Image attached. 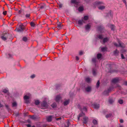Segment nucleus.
Wrapping results in <instances>:
<instances>
[{
	"mask_svg": "<svg viewBox=\"0 0 127 127\" xmlns=\"http://www.w3.org/2000/svg\"><path fill=\"white\" fill-rule=\"evenodd\" d=\"M71 1V3H72L77 4V2L76 0H72Z\"/></svg>",
	"mask_w": 127,
	"mask_h": 127,
	"instance_id": "e433bc0d",
	"label": "nucleus"
},
{
	"mask_svg": "<svg viewBox=\"0 0 127 127\" xmlns=\"http://www.w3.org/2000/svg\"><path fill=\"white\" fill-rule=\"evenodd\" d=\"M6 55L7 58H9L11 57V55L9 54H6Z\"/></svg>",
	"mask_w": 127,
	"mask_h": 127,
	"instance_id": "58836bf2",
	"label": "nucleus"
},
{
	"mask_svg": "<svg viewBox=\"0 0 127 127\" xmlns=\"http://www.w3.org/2000/svg\"><path fill=\"white\" fill-rule=\"evenodd\" d=\"M61 24L60 23L59 24H58L57 28L58 29H60L61 28Z\"/></svg>",
	"mask_w": 127,
	"mask_h": 127,
	"instance_id": "c85d7f7f",
	"label": "nucleus"
},
{
	"mask_svg": "<svg viewBox=\"0 0 127 127\" xmlns=\"http://www.w3.org/2000/svg\"><path fill=\"white\" fill-rule=\"evenodd\" d=\"M26 14H25L26 17L27 18H29L30 15V14L29 13H28L26 12Z\"/></svg>",
	"mask_w": 127,
	"mask_h": 127,
	"instance_id": "a878e982",
	"label": "nucleus"
},
{
	"mask_svg": "<svg viewBox=\"0 0 127 127\" xmlns=\"http://www.w3.org/2000/svg\"><path fill=\"white\" fill-rule=\"evenodd\" d=\"M2 92H3L5 93H6L8 92V90L6 89H4L3 90Z\"/></svg>",
	"mask_w": 127,
	"mask_h": 127,
	"instance_id": "a19ab883",
	"label": "nucleus"
},
{
	"mask_svg": "<svg viewBox=\"0 0 127 127\" xmlns=\"http://www.w3.org/2000/svg\"><path fill=\"white\" fill-rule=\"evenodd\" d=\"M67 126H68V127L69 126V125L70 124V123L69 122H67Z\"/></svg>",
	"mask_w": 127,
	"mask_h": 127,
	"instance_id": "4d7b16f0",
	"label": "nucleus"
},
{
	"mask_svg": "<svg viewBox=\"0 0 127 127\" xmlns=\"http://www.w3.org/2000/svg\"><path fill=\"white\" fill-rule=\"evenodd\" d=\"M93 74L94 75H95L96 73H95V71H94V70H93Z\"/></svg>",
	"mask_w": 127,
	"mask_h": 127,
	"instance_id": "3c124183",
	"label": "nucleus"
},
{
	"mask_svg": "<svg viewBox=\"0 0 127 127\" xmlns=\"http://www.w3.org/2000/svg\"><path fill=\"white\" fill-rule=\"evenodd\" d=\"M110 91L109 89L104 91L103 93V95L105 96L108 95H109V92Z\"/></svg>",
	"mask_w": 127,
	"mask_h": 127,
	"instance_id": "1a4fd4ad",
	"label": "nucleus"
},
{
	"mask_svg": "<svg viewBox=\"0 0 127 127\" xmlns=\"http://www.w3.org/2000/svg\"><path fill=\"white\" fill-rule=\"evenodd\" d=\"M46 125H43V127H46Z\"/></svg>",
	"mask_w": 127,
	"mask_h": 127,
	"instance_id": "338daca9",
	"label": "nucleus"
},
{
	"mask_svg": "<svg viewBox=\"0 0 127 127\" xmlns=\"http://www.w3.org/2000/svg\"><path fill=\"white\" fill-rule=\"evenodd\" d=\"M6 13H7V11H4L3 12V14H4V15H5L6 14Z\"/></svg>",
	"mask_w": 127,
	"mask_h": 127,
	"instance_id": "864d4df0",
	"label": "nucleus"
},
{
	"mask_svg": "<svg viewBox=\"0 0 127 127\" xmlns=\"http://www.w3.org/2000/svg\"><path fill=\"white\" fill-rule=\"evenodd\" d=\"M61 117H59V118H56V120L58 121V120H61Z\"/></svg>",
	"mask_w": 127,
	"mask_h": 127,
	"instance_id": "6e6d98bb",
	"label": "nucleus"
},
{
	"mask_svg": "<svg viewBox=\"0 0 127 127\" xmlns=\"http://www.w3.org/2000/svg\"><path fill=\"white\" fill-rule=\"evenodd\" d=\"M85 21L84 20L83 18L81 20H79L78 22V24L80 25H82L83 23H85Z\"/></svg>",
	"mask_w": 127,
	"mask_h": 127,
	"instance_id": "6e6552de",
	"label": "nucleus"
},
{
	"mask_svg": "<svg viewBox=\"0 0 127 127\" xmlns=\"http://www.w3.org/2000/svg\"><path fill=\"white\" fill-rule=\"evenodd\" d=\"M99 84H100L99 81V80H98L97 81V82L96 83V86H97V87H98L99 86Z\"/></svg>",
	"mask_w": 127,
	"mask_h": 127,
	"instance_id": "49530a36",
	"label": "nucleus"
},
{
	"mask_svg": "<svg viewBox=\"0 0 127 127\" xmlns=\"http://www.w3.org/2000/svg\"><path fill=\"white\" fill-rule=\"evenodd\" d=\"M42 108H46L48 106L47 103L45 101H43L41 104Z\"/></svg>",
	"mask_w": 127,
	"mask_h": 127,
	"instance_id": "39448f33",
	"label": "nucleus"
},
{
	"mask_svg": "<svg viewBox=\"0 0 127 127\" xmlns=\"http://www.w3.org/2000/svg\"><path fill=\"white\" fill-rule=\"evenodd\" d=\"M85 81L88 82H90L91 81V79L89 77H87L86 78Z\"/></svg>",
	"mask_w": 127,
	"mask_h": 127,
	"instance_id": "b1692460",
	"label": "nucleus"
},
{
	"mask_svg": "<svg viewBox=\"0 0 127 127\" xmlns=\"http://www.w3.org/2000/svg\"><path fill=\"white\" fill-rule=\"evenodd\" d=\"M119 45H118L116 43H114V44L116 47H120L123 48H124L125 47V45L123 43L119 42Z\"/></svg>",
	"mask_w": 127,
	"mask_h": 127,
	"instance_id": "423d86ee",
	"label": "nucleus"
},
{
	"mask_svg": "<svg viewBox=\"0 0 127 127\" xmlns=\"http://www.w3.org/2000/svg\"><path fill=\"white\" fill-rule=\"evenodd\" d=\"M114 101V100L112 98H110L109 99V102L110 104H112Z\"/></svg>",
	"mask_w": 127,
	"mask_h": 127,
	"instance_id": "5701e85b",
	"label": "nucleus"
},
{
	"mask_svg": "<svg viewBox=\"0 0 127 127\" xmlns=\"http://www.w3.org/2000/svg\"><path fill=\"white\" fill-rule=\"evenodd\" d=\"M5 107H6V108H8H8L9 106H8V105H5Z\"/></svg>",
	"mask_w": 127,
	"mask_h": 127,
	"instance_id": "680f3d73",
	"label": "nucleus"
},
{
	"mask_svg": "<svg viewBox=\"0 0 127 127\" xmlns=\"http://www.w3.org/2000/svg\"><path fill=\"white\" fill-rule=\"evenodd\" d=\"M10 35L8 33H5L3 34L1 36V39L4 41H5L8 38Z\"/></svg>",
	"mask_w": 127,
	"mask_h": 127,
	"instance_id": "f257e3e1",
	"label": "nucleus"
},
{
	"mask_svg": "<svg viewBox=\"0 0 127 127\" xmlns=\"http://www.w3.org/2000/svg\"><path fill=\"white\" fill-rule=\"evenodd\" d=\"M91 27V25L90 24H87L85 26V29L87 31Z\"/></svg>",
	"mask_w": 127,
	"mask_h": 127,
	"instance_id": "9b49d317",
	"label": "nucleus"
},
{
	"mask_svg": "<svg viewBox=\"0 0 127 127\" xmlns=\"http://www.w3.org/2000/svg\"><path fill=\"white\" fill-rule=\"evenodd\" d=\"M123 2L125 3L126 6H127V4L126 1L125 0H123Z\"/></svg>",
	"mask_w": 127,
	"mask_h": 127,
	"instance_id": "09e8293b",
	"label": "nucleus"
},
{
	"mask_svg": "<svg viewBox=\"0 0 127 127\" xmlns=\"http://www.w3.org/2000/svg\"><path fill=\"white\" fill-rule=\"evenodd\" d=\"M107 50V48L106 47H102L101 48V50L102 51H104Z\"/></svg>",
	"mask_w": 127,
	"mask_h": 127,
	"instance_id": "7c9ffc66",
	"label": "nucleus"
},
{
	"mask_svg": "<svg viewBox=\"0 0 127 127\" xmlns=\"http://www.w3.org/2000/svg\"><path fill=\"white\" fill-rule=\"evenodd\" d=\"M83 110L84 111H86L87 109L86 107H84L83 108Z\"/></svg>",
	"mask_w": 127,
	"mask_h": 127,
	"instance_id": "5fc2aeb1",
	"label": "nucleus"
},
{
	"mask_svg": "<svg viewBox=\"0 0 127 127\" xmlns=\"http://www.w3.org/2000/svg\"><path fill=\"white\" fill-rule=\"evenodd\" d=\"M119 53V51L117 49L114 51V54L116 56H117L118 55Z\"/></svg>",
	"mask_w": 127,
	"mask_h": 127,
	"instance_id": "a211bd4d",
	"label": "nucleus"
},
{
	"mask_svg": "<svg viewBox=\"0 0 127 127\" xmlns=\"http://www.w3.org/2000/svg\"><path fill=\"white\" fill-rule=\"evenodd\" d=\"M75 58H76V60L78 61L79 60V57L78 56H76L75 57Z\"/></svg>",
	"mask_w": 127,
	"mask_h": 127,
	"instance_id": "8fccbe9b",
	"label": "nucleus"
},
{
	"mask_svg": "<svg viewBox=\"0 0 127 127\" xmlns=\"http://www.w3.org/2000/svg\"><path fill=\"white\" fill-rule=\"evenodd\" d=\"M85 115V114L83 112H82L80 114L78 117V120H79L80 118L81 117L84 116Z\"/></svg>",
	"mask_w": 127,
	"mask_h": 127,
	"instance_id": "ddd939ff",
	"label": "nucleus"
},
{
	"mask_svg": "<svg viewBox=\"0 0 127 127\" xmlns=\"http://www.w3.org/2000/svg\"><path fill=\"white\" fill-rule=\"evenodd\" d=\"M83 52L82 51H80L79 52V54L80 55H83Z\"/></svg>",
	"mask_w": 127,
	"mask_h": 127,
	"instance_id": "a18cd8bd",
	"label": "nucleus"
},
{
	"mask_svg": "<svg viewBox=\"0 0 127 127\" xmlns=\"http://www.w3.org/2000/svg\"><path fill=\"white\" fill-rule=\"evenodd\" d=\"M44 7V6L43 5L41 6H40V8L41 9H43Z\"/></svg>",
	"mask_w": 127,
	"mask_h": 127,
	"instance_id": "052dcab7",
	"label": "nucleus"
},
{
	"mask_svg": "<svg viewBox=\"0 0 127 127\" xmlns=\"http://www.w3.org/2000/svg\"><path fill=\"white\" fill-rule=\"evenodd\" d=\"M59 6L60 7H62V5L61 4H60L59 5Z\"/></svg>",
	"mask_w": 127,
	"mask_h": 127,
	"instance_id": "e2e57ef3",
	"label": "nucleus"
},
{
	"mask_svg": "<svg viewBox=\"0 0 127 127\" xmlns=\"http://www.w3.org/2000/svg\"><path fill=\"white\" fill-rule=\"evenodd\" d=\"M97 29L98 31L101 33L104 32L105 30L104 27L102 26H98L97 28Z\"/></svg>",
	"mask_w": 127,
	"mask_h": 127,
	"instance_id": "20e7f679",
	"label": "nucleus"
},
{
	"mask_svg": "<svg viewBox=\"0 0 127 127\" xmlns=\"http://www.w3.org/2000/svg\"><path fill=\"white\" fill-rule=\"evenodd\" d=\"M11 14H10V15H8V16L10 17L11 16Z\"/></svg>",
	"mask_w": 127,
	"mask_h": 127,
	"instance_id": "774afa93",
	"label": "nucleus"
},
{
	"mask_svg": "<svg viewBox=\"0 0 127 127\" xmlns=\"http://www.w3.org/2000/svg\"><path fill=\"white\" fill-rule=\"evenodd\" d=\"M62 98V96L60 94L57 95L55 97V100L56 102H59Z\"/></svg>",
	"mask_w": 127,
	"mask_h": 127,
	"instance_id": "7ed1b4c3",
	"label": "nucleus"
},
{
	"mask_svg": "<svg viewBox=\"0 0 127 127\" xmlns=\"http://www.w3.org/2000/svg\"><path fill=\"white\" fill-rule=\"evenodd\" d=\"M121 58L122 59H125V58H124V55L122 54H121Z\"/></svg>",
	"mask_w": 127,
	"mask_h": 127,
	"instance_id": "603ef678",
	"label": "nucleus"
},
{
	"mask_svg": "<svg viewBox=\"0 0 127 127\" xmlns=\"http://www.w3.org/2000/svg\"><path fill=\"white\" fill-rule=\"evenodd\" d=\"M91 87L90 86H88L86 87L85 89V91L86 92H89L91 91Z\"/></svg>",
	"mask_w": 127,
	"mask_h": 127,
	"instance_id": "9d476101",
	"label": "nucleus"
},
{
	"mask_svg": "<svg viewBox=\"0 0 127 127\" xmlns=\"http://www.w3.org/2000/svg\"><path fill=\"white\" fill-rule=\"evenodd\" d=\"M109 26L111 29L112 30L114 31L115 30V27L113 25L110 24L109 25Z\"/></svg>",
	"mask_w": 127,
	"mask_h": 127,
	"instance_id": "dca6fc26",
	"label": "nucleus"
},
{
	"mask_svg": "<svg viewBox=\"0 0 127 127\" xmlns=\"http://www.w3.org/2000/svg\"><path fill=\"white\" fill-rule=\"evenodd\" d=\"M35 76V75L34 74H33L32 75H31L30 77L32 78H34Z\"/></svg>",
	"mask_w": 127,
	"mask_h": 127,
	"instance_id": "de8ad7c7",
	"label": "nucleus"
},
{
	"mask_svg": "<svg viewBox=\"0 0 127 127\" xmlns=\"http://www.w3.org/2000/svg\"><path fill=\"white\" fill-rule=\"evenodd\" d=\"M22 40L23 41L26 42L28 38L27 37H24L23 38Z\"/></svg>",
	"mask_w": 127,
	"mask_h": 127,
	"instance_id": "72a5a7b5",
	"label": "nucleus"
},
{
	"mask_svg": "<svg viewBox=\"0 0 127 127\" xmlns=\"http://www.w3.org/2000/svg\"><path fill=\"white\" fill-rule=\"evenodd\" d=\"M102 3V2H100L99 1H96L94 3V4L95 5H97L99 4H101Z\"/></svg>",
	"mask_w": 127,
	"mask_h": 127,
	"instance_id": "4be33fe9",
	"label": "nucleus"
},
{
	"mask_svg": "<svg viewBox=\"0 0 127 127\" xmlns=\"http://www.w3.org/2000/svg\"><path fill=\"white\" fill-rule=\"evenodd\" d=\"M27 127H31V125L30 124H27L26 125Z\"/></svg>",
	"mask_w": 127,
	"mask_h": 127,
	"instance_id": "bf43d9fd",
	"label": "nucleus"
},
{
	"mask_svg": "<svg viewBox=\"0 0 127 127\" xmlns=\"http://www.w3.org/2000/svg\"><path fill=\"white\" fill-rule=\"evenodd\" d=\"M93 123L94 125H97L98 124L97 121L95 119H94L93 121Z\"/></svg>",
	"mask_w": 127,
	"mask_h": 127,
	"instance_id": "393cba45",
	"label": "nucleus"
},
{
	"mask_svg": "<svg viewBox=\"0 0 127 127\" xmlns=\"http://www.w3.org/2000/svg\"><path fill=\"white\" fill-rule=\"evenodd\" d=\"M102 56V55L101 54H98L97 55V58L98 59H99L101 58Z\"/></svg>",
	"mask_w": 127,
	"mask_h": 127,
	"instance_id": "c756f323",
	"label": "nucleus"
},
{
	"mask_svg": "<svg viewBox=\"0 0 127 127\" xmlns=\"http://www.w3.org/2000/svg\"><path fill=\"white\" fill-rule=\"evenodd\" d=\"M97 36L98 38L100 39H102L103 37V35L102 34L98 35Z\"/></svg>",
	"mask_w": 127,
	"mask_h": 127,
	"instance_id": "412c9836",
	"label": "nucleus"
},
{
	"mask_svg": "<svg viewBox=\"0 0 127 127\" xmlns=\"http://www.w3.org/2000/svg\"><path fill=\"white\" fill-rule=\"evenodd\" d=\"M69 100H65L64 102V105L65 106L67 105L69 103Z\"/></svg>",
	"mask_w": 127,
	"mask_h": 127,
	"instance_id": "aec40b11",
	"label": "nucleus"
},
{
	"mask_svg": "<svg viewBox=\"0 0 127 127\" xmlns=\"http://www.w3.org/2000/svg\"><path fill=\"white\" fill-rule=\"evenodd\" d=\"M109 38L108 37L104 38L103 39V42L104 43L107 42L109 40Z\"/></svg>",
	"mask_w": 127,
	"mask_h": 127,
	"instance_id": "6ab92c4d",
	"label": "nucleus"
},
{
	"mask_svg": "<svg viewBox=\"0 0 127 127\" xmlns=\"http://www.w3.org/2000/svg\"><path fill=\"white\" fill-rule=\"evenodd\" d=\"M83 123H87L88 119V117H84L83 118Z\"/></svg>",
	"mask_w": 127,
	"mask_h": 127,
	"instance_id": "4468645a",
	"label": "nucleus"
},
{
	"mask_svg": "<svg viewBox=\"0 0 127 127\" xmlns=\"http://www.w3.org/2000/svg\"><path fill=\"white\" fill-rule=\"evenodd\" d=\"M23 10H19L18 11V13L19 14H21L23 11Z\"/></svg>",
	"mask_w": 127,
	"mask_h": 127,
	"instance_id": "79ce46f5",
	"label": "nucleus"
},
{
	"mask_svg": "<svg viewBox=\"0 0 127 127\" xmlns=\"http://www.w3.org/2000/svg\"><path fill=\"white\" fill-rule=\"evenodd\" d=\"M96 58H93L92 59V61L93 62L95 63L96 62Z\"/></svg>",
	"mask_w": 127,
	"mask_h": 127,
	"instance_id": "37998d69",
	"label": "nucleus"
},
{
	"mask_svg": "<svg viewBox=\"0 0 127 127\" xmlns=\"http://www.w3.org/2000/svg\"><path fill=\"white\" fill-rule=\"evenodd\" d=\"M98 8L99 9L102 10L105 8V7L103 6H101L98 7Z\"/></svg>",
	"mask_w": 127,
	"mask_h": 127,
	"instance_id": "bb28decb",
	"label": "nucleus"
},
{
	"mask_svg": "<svg viewBox=\"0 0 127 127\" xmlns=\"http://www.w3.org/2000/svg\"><path fill=\"white\" fill-rule=\"evenodd\" d=\"M112 116V114H107L106 116V117L107 118H108Z\"/></svg>",
	"mask_w": 127,
	"mask_h": 127,
	"instance_id": "473e14b6",
	"label": "nucleus"
},
{
	"mask_svg": "<svg viewBox=\"0 0 127 127\" xmlns=\"http://www.w3.org/2000/svg\"><path fill=\"white\" fill-rule=\"evenodd\" d=\"M30 98V97L29 96H27V95H25L24 97V98L25 101V102L27 103H29V101L28 99H29Z\"/></svg>",
	"mask_w": 127,
	"mask_h": 127,
	"instance_id": "0eeeda50",
	"label": "nucleus"
},
{
	"mask_svg": "<svg viewBox=\"0 0 127 127\" xmlns=\"http://www.w3.org/2000/svg\"><path fill=\"white\" fill-rule=\"evenodd\" d=\"M119 81V79L117 78H114L112 80V82L116 83L117 82Z\"/></svg>",
	"mask_w": 127,
	"mask_h": 127,
	"instance_id": "f3484780",
	"label": "nucleus"
},
{
	"mask_svg": "<svg viewBox=\"0 0 127 127\" xmlns=\"http://www.w3.org/2000/svg\"><path fill=\"white\" fill-rule=\"evenodd\" d=\"M125 85H127V82H125Z\"/></svg>",
	"mask_w": 127,
	"mask_h": 127,
	"instance_id": "0e129e2a",
	"label": "nucleus"
},
{
	"mask_svg": "<svg viewBox=\"0 0 127 127\" xmlns=\"http://www.w3.org/2000/svg\"><path fill=\"white\" fill-rule=\"evenodd\" d=\"M51 106L53 108H55L56 107L57 105L56 103H54L51 105Z\"/></svg>",
	"mask_w": 127,
	"mask_h": 127,
	"instance_id": "cd10ccee",
	"label": "nucleus"
},
{
	"mask_svg": "<svg viewBox=\"0 0 127 127\" xmlns=\"http://www.w3.org/2000/svg\"><path fill=\"white\" fill-rule=\"evenodd\" d=\"M47 121L48 122H50L52 120V117L51 116H49L47 118Z\"/></svg>",
	"mask_w": 127,
	"mask_h": 127,
	"instance_id": "2eb2a0df",
	"label": "nucleus"
},
{
	"mask_svg": "<svg viewBox=\"0 0 127 127\" xmlns=\"http://www.w3.org/2000/svg\"><path fill=\"white\" fill-rule=\"evenodd\" d=\"M118 102H119V103L120 104H122L123 103V101L121 99V100H120L118 101Z\"/></svg>",
	"mask_w": 127,
	"mask_h": 127,
	"instance_id": "ea45409f",
	"label": "nucleus"
},
{
	"mask_svg": "<svg viewBox=\"0 0 127 127\" xmlns=\"http://www.w3.org/2000/svg\"><path fill=\"white\" fill-rule=\"evenodd\" d=\"M83 8L82 7H80L78 8V10L79 11H81L83 10Z\"/></svg>",
	"mask_w": 127,
	"mask_h": 127,
	"instance_id": "4c0bfd02",
	"label": "nucleus"
},
{
	"mask_svg": "<svg viewBox=\"0 0 127 127\" xmlns=\"http://www.w3.org/2000/svg\"><path fill=\"white\" fill-rule=\"evenodd\" d=\"M30 25L31 27H34L35 26V24L33 22H32L30 23Z\"/></svg>",
	"mask_w": 127,
	"mask_h": 127,
	"instance_id": "f704fd0d",
	"label": "nucleus"
},
{
	"mask_svg": "<svg viewBox=\"0 0 127 127\" xmlns=\"http://www.w3.org/2000/svg\"><path fill=\"white\" fill-rule=\"evenodd\" d=\"M119 127H124L122 125H120Z\"/></svg>",
	"mask_w": 127,
	"mask_h": 127,
	"instance_id": "69168bd1",
	"label": "nucleus"
},
{
	"mask_svg": "<svg viewBox=\"0 0 127 127\" xmlns=\"http://www.w3.org/2000/svg\"><path fill=\"white\" fill-rule=\"evenodd\" d=\"M88 19V17L87 16H85L83 19V20H87Z\"/></svg>",
	"mask_w": 127,
	"mask_h": 127,
	"instance_id": "2f4dec72",
	"label": "nucleus"
},
{
	"mask_svg": "<svg viewBox=\"0 0 127 127\" xmlns=\"http://www.w3.org/2000/svg\"><path fill=\"white\" fill-rule=\"evenodd\" d=\"M17 105V103L16 102H14L12 103V106H15Z\"/></svg>",
	"mask_w": 127,
	"mask_h": 127,
	"instance_id": "c03bdc74",
	"label": "nucleus"
},
{
	"mask_svg": "<svg viewBox=\"0 0 127 127\" xmlns=\"http://www.w3.org/2000/svg\"><path fill=\"white\" fill-rule=\"evenodd\" d=\"M35 103L36 105H38L39 104V102L38 100H37L35 101Z\"/></svg>",
	"mask_w": 127,
	"mask_h": 127,
	"instance_id": "c9c22d12",
	"label": "nucleus"
},
{
	"mask_svg": "<svg viewBox=\"0 0 127 127\" xmlns=\"http://www.w3.org/2000/svg\"><path fill=\"white\" fill-rule=\"evenodd\" d=\"M24 30V26L23 25L21 24L19 26V28H16L15 30L18 32H21Z\"/></svg>",
	"mask_w": 127,
	"mask_h": 127,
	"instance_id": "f03ea898",
	"label": "nucleus"
},
{
	"mask_svg": "<svg viewBox=\"0 0 127 127\" xmlns=\"http://www.w3.org/2000/svg\"><path fill=\"white\" fill-rule=\"evenodd\" d=\"M93 106L95 108L97 109L99 108L100 105L99 104L95 103L93 104Z\"/></svg>",
	"mask_w": 127,
	"mask_h": 127,
	"instance_id": "f8f14e48",
	"label": "nucleus"
},
{
	"mask_svg": "<svg viewBox=\"0 0 127 127\" xmlns=\"http://www.w3.org/2000/svg\"><path fill=\"white\" fill-rule=\"evenodd\" d=\"M120 122L121 123H123V120L122 119H120Z\"/></svg>",
	"mask_w": 127,
	"mask_h": 127,
	"instance_id": "13d9d810",
	"label": "nucleus"
}]
</instances>
